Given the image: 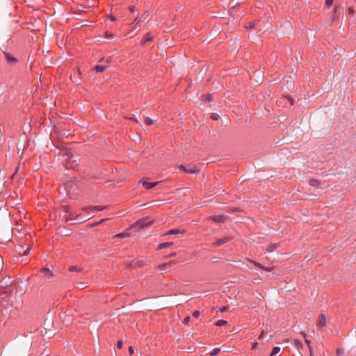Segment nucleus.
Masks as SVG:
<instances>
[{"instance_id": "obj_39", "label": "nucleus", "mask_w": 356, "mask_h": 356, "mask_svg": "<svg viewBox=\"0 0 356 356\" xmlns=\"http://www.w3.org/2000/svg\"><path fill=\"white\" fill-rule=\"evenodd\" d=\"M76 270H77V267L76 266H72L70 267V271H75Z\"/></svg>"}, {"instance_id": "obj_21", "label": "nucleus", "mask_w": 356, "mask_h": 356, "mask_svg": "<svg viewBox=\"0 0 356 356\" xmlns=\"http://www.w3.org/2000/svg\"><path fill=\"white\" fill-rule=\"evenodd\" d=\"M129 236V233L128 232H121L120 234H118L116 235H115V237H118V238H126V237H128Z\"/></svg>"}, {"instance_id": "obj_9", "label": "nucleus", "mask_w": 356, "mask_h": 356, "mask_svg": "<svg viewBox=\"0 0 356 356\" xmlns=\"http://www.w3.org/2000/svg\"><path fill=\"white\" fill-rule=\"evenodd\" d=\"M179 168L185 172H187V173H189V174H193V173H195L197 170L195 168H190V169H188L186 168L185 166H184L183 165H181L179 166Z\"/></svg>"}, {"instance_id": "obj_43", "label": "nucleus", "mask_w": 356, "mask_h": 356, "mask_svg": "<svg viewBox=\"0 0 356 356\" xmlns=\"http://www.w3.org/2000/svg\"><path fill=\"white\" fill-rule=\"evenodd\" d=\"M68 209H69V207L68 206H64L63 207V210H64L65 212H67Z\"/></svg>"}, {"instance_id": "obj_19", "label": "nucleus", "mask_w": 356, "mask_h": 356, "mask_svg": "<svg viewBox=\"0 0 356 356\" xmlns=\"http://www.w3.org/2000/svg\"><path fill=\"white\" fill-rule=\"evenodd\" d=\"M301 334L303 336V337L305 338V342L307 344L308 347H309V351H310V354L312 355V347L310 346V343H311V341L309 339H307L306 338V334L304 333V332H301Z\"/></svg>"}, {"instance_id": "obj_29", "label": "nucleus", "mask_w": 356, "mask_h": 356, "mask_svg": "<svg viewBox=\"0 0 356 356\" xmlns=\"http://www.w3.org/2000/svg\"><path fill=\"white\" fill-rule=\"evenodd\" d=\"M72 157V155L70 153H66V154H63V159L65 160V161H67Z\"/></svg>"}, {"instance_id": "obj_42", "label": "nucleus", "mask_w": 356, "mask_h": 356, "mask_svg": "<svg viewBox=\"0 0 356 356\" xmlns=\"http://www.w3.org/2000/svg\"><path fill=\"white\" fill-rule=\"evenodd\" d=\"M264 335V332L263 331V332H261V333L259 334V336L258 339H261L263 338Z\"/></svg>"}, {"instance_id": "obj_36", "label": "nucleus", "mask_w": 356, "mask_h": 356, "mask_svg": "<svg viewBox=\"0 0 356 356\" xmlns=\"http://www.w3.org/2000/svg\"><path fill=\"white\" fill-rule=\"evenodd\" d=\"M117 346L119 349H121L123 346V342L122 341H118V343H117Z\"/></svg>"}, {"instance_id": "obj_20", "label": "nucleus", "mask_w": 356, "mask_h": 356, "mask_svg": "<svg viewBox=\"0 0 356 356\" xmlns=\"http://www.w3.org/2000/svg\"><path fill=\"white\" fill-rule=\"evenodd\" d=\"M179 233H181V230L180 229H172L169 230L166 233V234H168V235H172V234H178Z\"/></svg>"}, {"instance_id": "obj_7", "label": "nucleus", "mask_w": 356, "mask_h": 356, "mask_svg": "<svg viewBox=\"0 0 356 356\" xmlns=\"http://www.w3.org/2000/svg\"><path fill=\"white\" fill-rule=\"evenodd\" d=\"M41 271L44 273V276L46 279H50L53 277V273L47 268H42Z\"/></svg>"}, {"instance_id": "obj_33", "label": "nucleus", "mask_w": 356, "mask_h": 356, "mask_svg": "<svg viewBox=\"0 0 356 356\" xmlns=\"http://www.w3.org/2000/svg\"><path fill=\"white\" fill-rule=\"evenodd\" d=\"M190 319V316H186L183 321L184 324L187 325L189 323Z\"/></svg>"}, {"instance_id": "obj_50", "label": "nucleus", "mask_w": 356, "mask_h": 356, "mask_svg": "<svg viewBox=\"0 0 356 356\" xmlns=\"http://www.w3.org/2000/svg\"><path fill=\"white\" fill-rule=\"evenodd\" d=\"M131 120H135V122H137V120H135L134 118H131Z\"/></svg>"}, {"instance_id": "obj_13", "label": "nucleus", "mask_w": 356, "mask_h": 356, "mask_svg": "<svg viewBox=\"0 0 356 356\" xmlns=\"http://www.w3.org/2000/svg\"><path fill=\"white\" fill-rule=\"evenodd\" d=\"M149 224V222H145L144 220H138L136 222V225L139 227H146Z\"/></svg>"}, {"instance_id": "obj_5", "label": "nucleus", "mask_w": 356, "mask_h": 356, "mask_svg": "<svg viewBox=\"0 0 356 356\" xmlns=\"http://www.w3.org/2000/svg\"><path fill=\"white\" fill-rule=\"evenodd\" d=\"M326 326V318H325V316L323 314H321L320 316H319V318H318V322L317 323V327L320 329H324Z\"/></svg>"}, {"instance_id": "obj_18", "label": "nucleus", "mask_w": 356, "mask_h": 356, "mask_svg": "<svg viewBox=\"0 0 356 356\" xmlns=\"http://www.w3.org/2000/svg\"><path fill=\"white\" fill-rule=\"evenodd\" d=\"M280 348L279 346H275L273 348V350L270 353V356H275L280 352Z\"/></svg>"}, {"instance_id": "obj_3", "label": "nucleus", "mask_w": 356, "mask_h": 356, "mask_svg": "<svg viewBox=\"0 0 356 356\" xmlns=\"http://www.w3.org/2000/svg\"><path fill=\"white\" fill-rule=\"evenodd\" d=\"M139 182L142 183L143 186L145 189H151V188H154V186H156V185H158L159 183V181L149 182L144 179H141Z\"/></svg>"}, {"instance_id": "obj_22", "label": "nucleus", "mask_w": 356, "mask_h": 356, "mask_svg": "<svg viewBox=\"0 0 356 356\" xmlns=\"http://www.w3.org/2000/svg\"><path fill=\"white\" fill-rule=\"evenodd\" d=\"M220 352V348H214V349L211 352V356H216V355H217Z\"/></svg>"}, {"instance_id": "obj_4", "label": "nucleus", "mask_w": 356, "mask_h": 356, "mask_svg": "<svg viewBox=\"0 0 356 356\" xmlns=\"http://www.w3.org/2000/svg\"><path fill=\"white\" fill-rule=\"evenodd\" d=\"M209 219H211L215 222L222 223L227 220V216L225 215H218L215 216H211L209 217Z\"/></svg>"}, {"instance_id": "obj_28", "label": "nucleus", "mask_w": 356, "mask_h": 356, "mask_svg": "<svg viewBox=\"0 0 356 356\" xmlns=\"http://www.w3.org/2000/svg\"><path fill=\"white\" fill-rule=\"evenodd\" d=\"M227 323V321H224V320H218L216 323V325L217 326H222L224 325H225Z\"/></svg>"}, {"instance_id": "obj_44", "label": "nucleus", "mask_w": 356, "mask_h": 356, "mask_svg": "<svg viewBox=\"0 0 356 356\" xmlns=\"http://www.w3.org/2000/svg\"><path fill=\"white\" fill-rule=\"evenodd\" d=\"M129 10L131 13H134L135 11V7L134 6H131L129 8Z\"/></svg>"}, {"instance_id": "obj_2", "label": "nucleus", "mask_w": 356, "mask_h": 356, "mask_svg": "<svg viewBox=\"0 0 356 356\" xmlns=\"http://www.w3.org/2000/svg\"><path fill=\"white\" fill-rule=\"evenodd\" d=\"M3 54L6 58L7 63L10 65H15L18 63V60L10 54L3 51Z\"/></svg>"}, {"instance_id": "obj_14", "label": "nucleus", "mask_w": 356, "mask_h": 356, "mask_svg": "<svg viewBox=\"0 0 356 356\" xmlns=\"http://www.w3.org/2000/svg\"><path fill=\"white\" fill-rule=\"evenodd\" d=\"M105 70H106V66H104V65H96V66L94 67V70H95L97 73L102 72H104Z\"/></svg>"}, {"instance_id": "obj_15", "label": "nucleus", "mask_w": 356, "mask_h": 356, "mask_svg": "<svg viewBox=\"0 0 356 356\" xmlns=\"http://www.w3.org/2000/svg\"><path fill=\"white\" fill-rule=\"evenodd\" d=\"M140 22L141 19L138 17H136L132 24L134 25V29H137L138 27H140Z\"/></svg>"}, {"instance_id": "obj_8", "label": "nucleus", "mask_w": 356, "mask_h": 356, "mask_svg": "<svg viewBox=\"0 0 356 356\" xmlns=\"http://www.w3.org/2000/svg\"><path fill=\"white\" fill-rule=\"evenodd\" d=\"M229 241H230V238L228 236H226V237H224L222 238L217 239L215 242V244L216 245H220L224 244Z\"/></svg>"}, {"instance_id": "obj_6", "label": "nucleus", "mask_w": 356, "mask_h": 356, "mask_svg": "<svg viewBox=\"0 0 356 356\" xmlns=\"http://www.w3.org/2000/svg\"><path fill=\"white\" fill-rule=\"evenodd\" d=\"M279 247H280V243H271V244L268 245V248L266 250V252H272L278 248Z\"/></svg>"}, {"instance_id": "obj_41", "label": "nucleus", "mask_w": 356, "mask_h": 356, "mask_svg": "<svg viewBox=\"0 0 356 356\" xmlns=\"http://www.w3.org/2000/svg\"><path fill=\"white\" fill-rule=\"evenodd\" d=\"M257 342H253L252 344V349H255L257 346Z\"/></svg>"}, {"instance_id": "obj_12", "label": "nucleus", "mask_w": 356, "mask_h": 356, "mask_svg": "<svg viewBox=\"0 0 356 356\" xmlns=\"http://www.w3.org/2000/svg\"><path fill=\"white\" fill-rule=\"evenodd\" d=\"M152 40V36L150 35V33H147L143 39L141 40V44H144L146 42L151 41Z\"/></svg>"}, {"instance_id": "obj_31", "label": "nucleus", "mask_w": 356, "mask_h": 356, "mask_svg": "<svg viewBox=\"0 0 356 356\" xmlns=\"http://www.w3.org/2000/svg\"><path fill=\"white\" fill-rule=\"evenodd\" d=\"M239 211V209L237 208V207H232V208H230L227 212L229 213H234V212H237Z\"/></svg>"}, {"instance_id": "obj_35", "label": "nucleus", "mask_w": 356, "mask_h": 356, "mask_svg": "<svg viewBox=\"0 0 356 356\" xmlns=\"http://www.w3.org/2000/svg\"><path fill=\"white\" fill-rule=\"evenodd\" d=\"M200 315V312L199 311H195L193 313V316H194L195 318H198Z\"/></svg>"}, {"instance_id": "obj_11", "label": "nucleus", "mask_w": 356, "mask_h": 356, "mask_svg": "<svg viewBox=\"0 0 356 356\" xmlns=\"http://www.w3.org/2000/svg\"><path fill=\"white\" fill-rule=\"evenodd\" d=\"M309 184L311 186L316 188H318L321 186V181L315 179H311L309 181Z\"/></svg>"}, {"instance_id": "obj_48", "label": "nucleus", "mask_w": 356, "mask_h": 356, "mask_svg": "<svg viewBox=\"0 0 356 356\" xmlns=\"http://www.w3.org/2000/svg\"><path fill=\"white\" fill-rule=\"evenodd\" d=\"M111 19L112 21H115V18L113 16H111Z\"/></svg>"}, {"instance_id": "obj_27", "label": "nucleus", "mask_w": 356, "mask_h": 356, "mask_svg": "<svg viewBox=\"0 0 356 356\" xmlns=\"http://www.w3.org/2000/svg\"><path fill=\"white\" fill-rule=\"evenodd\" d=\"M170 264H161L158 266V268L161 270H163L165 268L166 266H170Z\"/></svg>"}, {"instance_id": "obj_30", "label": "nucleus", "mask_w": 356, "mask_h": 356, "mask_svg": "<svg viewBox=\"0 0 356 356\" xmlns=\"http://www.w3.org/2000/svg\"><path fill=\"white\" fill-rule=\"evenodd\" d=\"M104 37H105L106 38H107V39H111V38H113L114 35H113V34L110 33L109 32L106 31V32L105 33V35H104Z\"/></svg>"}, {"instance_id": "obj_24", "label": "nucleus", "mask_w": 356, "mask_h": 356, "mask_svg": "<svg viewBox=\"0 0 356 356\" xmlns=\"http://www.w3.org/2000/svg\"><path fill=\"white\" fill-rule=\"evenodd\" d=\"M145 123L147 125H151L153 123V120L150 118L146 117L145 118Z\"/></svg>"}, {"instance_id": "obj_38", "label": "nucleus", "mask_w": 356, "mask_h": 356, "mask_svg": "<svg viewBox=\"0 0 356 356\" xmlns=\"http://www.w3.org/2000/svg\"><path fill=\"white\" fill-rule=\"evenodd\" d=\"M227 309H228L227 307L224 306V307H220L219 310L221 312H224L227 311Z\"/></svg>"}, {"instance_id": "obj_32", "label": "nucleus", "mask_w": 356, "mask_h": 356, "mask_svg": "<svg viewBox=\"0 0 356 356\" xmlns=\"http://www.w3.org/2000/svg\"><path fill=\"white\" fill-rule=\"evenodd\" d=\"M254 26V23L253 22H249L248 24H246L245 26V28L247 29H252Z\"/></svg>"}, {"instance_id": "obj_1", "label": "nucleus", "mask_w": 356, "mask_h": 356, "mask_svg": "<svg viewBox=\"0 0 356 356\" xmlns=\"http://www.w3.org/2000/svg\"><path fill=\"white\" fill-rule=\"evenodd\" d=\"M11 294L10 286L0 288V306H5L8 302Z\"/></svg>"}, {"instance_id": "obj_25", "label": "nucleus", "mask_w": 356, "mask_h": 356, "mask_svg": "<svg viewBox=\"0 0 356 356\" xmlns=\"http://www.w3.org/2000/svg\"><path fill=\"white\" fill-rule=\"evenodd\" d=\"M334 0H326L325 1V6L327 7V8H330L332 6L333 3H334Z\"/></svg>"}, {"instance_id": "obj_34", "label": "nucleus", "mask_w": 356, "mask_h": 356, "mask_svg": "<svg viewBox=\"0 0 356 356\" xmlns=\"http://www.w3.org/2000/svg\"><path fill=\"white\" fill-rule=\"evenodd\" d=\"M211 118L214 120H217L219 118V115L216 113H213L211 115Z\"/></svg>"}, {"instance_id": "obj_47", "label": "nucleus", "mask_w": 356, "mask_h": 356, "mask_svg": "<svg viewBox=\"0 0 356 356\" xmlns=\"http://www.w3.org/2000/svg\"><path fill=\"white\" fill-rule=\"evenodd\" d=\"M73 167H74L73 164H69V165H67V168H73Z\"/></svg>"}, {"instance_id": "obj_10", "label": "nucleus", "mask_w": 356, "mask_h": 356, "mask_svg": "<svg viewBox=\"0 0 356 356\" xmlns=\"http://www.w3.org/2000/svg\"><path fill=\"white\" fill-rule=\"evenodd\" d=\"M249 261H250V263H252L254 266H256V267H257V268H261V269H263V270H267V271H268V270H269V268H268L265 267L264 266H263V265H262L261 264H260V263H258V262H257V261H253V260H249Z\"/></svg>"}, {"instance_id": "obj_16", "label": "nucleus", "mask_w": 356, "mask_h": 356, "mask_svg": "<svg viewBox=\"0 0 356 356\" xmlns=\"http://www.w3.org/2000/svg\"><path fill=\"white\" fill-rule=\"evenodd\" d=\"M172 244V243H169V242L162 243L159 245L158 249L159 250H162L163 248H168V247L170 246Z\"/></svg>"}, {"instance_id": "obj_46", "label": "nucleus", "mask_w": 356, "mask_h": 356, "mask_svg": "<svg viewBox=\"0 0 356 356\" xmlns=\"http://www.w3.org/2000/svg\"><path fill=\"white\" fill-rule=\"evenodd\" d=\"M294 343H295V344H298V343H300V341H298V340H295V341H294Z\"/></svg>"}, {"instance_id": "obj_45", "label": "nucleus", "mask_w": 356, "mask_h": 356, "mask_svg": "<svg viewBox=\"0 0 356 356\" xmlns=\"http://www.w3.org/2000/svg\"><path fill=\"white\" fill-rule=\"evenodd\" d=\"M29 235H27V234H26L25 236H24V240L27 241V240H28V237H29Z\"/></svg>"}, {"instance_id": "obj_23", "label": "nucleus", "mask_w": 356, "mask_h": 356, "mask_svg": "<svg viewBox=\"0 0 356 356\" xmlns=\"http://www.w3.org/2000/svg\"><path fill=\"white\" fill-rule=\"evenodd\" d=\"M90 209L97 210V211H102L105 209L104 206H95L93 207H90Z\"/></svg>"}, {"instance_id": "obj_26", "label": "nucleus", "mask_w": 356, "mask_h": 356, "mask_svg": "<svg viewBox=\"0 0 356 356\" xmlns=\"http://www.w3.org/2000/svg\"><path fill=\"white\" fill-rule=\"evenodd\" d=\"M202 99L205 102H209V101H211L212 99V95H210V94H208L207 96L205 97H202Z\"/></svg>"}, {"instance_id": "obj_37", "label": "nucleus", "mask_w": 356, "mask_h": 356, "mask_svg": "<svg viewBox=\"0 0 356 356\" xmlns=\"http://www.w3.org/2000/svg\"><path fill=\"white\" fill-rule=\"evenodd\" d=\"M129 355H131L134 354V348L133 346H131L129 347Z\"/></svg>"}, {"instance_id": "obj_17", "label": "nucleus", "mask_w": 356, "mask_h": 356, "mask_svg": "<svg viewBox=\"0 0 356 356\" xmlns=\"http://www.w3.org/2000/svg\"><path fill=\"white\" fill-rule=\"evenodd\" d=\"M149 14L148 11L145 12L140 18L143 22H147L149 19Z\"/></svg>"}, {"instance_id": "obj_40", "label": "nucleus", "mask_w": 356, "mask_h": 356, "mask_svg": "<svg viewBox=\"0 0 356 356\" xmlns=\"http://www.w3.org/2000/svg\"><path fill=\"white\" fill-rule=\"evenodd\" d=\"M348 12L350 14L353 13L355 12L353 7H349L348 8Z\"/></svg>"}, {"instance_id": "obj_49", "label": "nucleus", "mask_w": 356, "mask_h": 356, "mask_svg": "<svg viewBox=\"0 0 356 356\" xmlns=\"http://www.w3.org/2000/svg\"><path fill=\"white\" fill-rule=\"evenodd\" d=\"M27 254L26 251H24L23 255H26Z\"/></svg>"}]
</instances>
